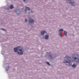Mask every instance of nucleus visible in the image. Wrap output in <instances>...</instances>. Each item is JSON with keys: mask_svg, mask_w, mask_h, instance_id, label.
<instances>
[{"mask_svg": "<svg viewBox=\"0 0 79 79\" xmlns=\"http://www.w3.org/2000/svg\"><path fill=\"white\" fill-rule=\"evenodd\" d=\"M65 59H66V60H64V63H68L67 65L70 66L72 65V63H71L72 61L71 60V58L69 56H66L65 58Z\"/></svg>", "mask_w": 79, "mask_h": 79, "instance_id": "obj_1", "label": "nucleus"}, {"mask_svg": "<svg viewBox=\"0 0 79 79\" xmlns=\"http://www.w3.org/2000/svg\"><path fill=\"white\" fill-rule=\"evenodd\" d=\"M22 48L21 47H18L17 48H14V51L15 52H18V54L20 55H22L23 53V52L22 51V50L21 49Z\"/></svg>", "mask_w": 79, "mask_h": 79, "instance_id": "obj_2", "label": "nucleus"}, {"mask_svg": "<svg viewBox=\"0 0 79 79\" xmlns=\"http://www.w3.org/2000/svg\"><path fill=\"white\" fill-rule=\"evenodd\" d=\"M73 56H76L75 57H72V58H73V59L74 61L79 63V57H78V56L77 54H73Z\"/></svg>", "mask_w": 79, "mask_h": 79, "instance_id": "obj_3", "label": "nucleus"}, {"mask_svg": "<svg viewBox=\"0 0 79 79\" xmlns=\"http://www.w3.org/2000/svg\"><path fill=\"white\" fill-rule=\"evenodd\" d=\"M26 9L25 11V13L29 14V13H32L33 11H31V10L29 8L27 7H25Z\"/></svg>", "mask_w": 79, "mask_h": 79, "instance_id": "obj_4", "label": "nucleus"}, {"mask_svg": "<svg viewBox=\"0 0 79 79\" xmlns=\"http://www.w3.org/2000/svg\"><path fill=\"white\" fill-rule=\"evenodd\" d=\"M68 3H71V4L72 5V6H75V4L73 2H72V0H70L69 1H68Z\"/></svg>", "mask_w": 79, "mask_h": 79, "instance_id": "obj_5", "label": "nucleus"}, {"mask_svg": "<svg viewBox=\"0 0 79 79\" xmlns=\"http://www.w3.org/2000/svg\"><path fill=\"white\" fill-rule=\"evenodd\" d=\"M29 23L32 24V23H33L34 22V21L32 19H31L29 20Z\"/></svg>", "mask_w": 79, "mask_h": 79, "instance_id": "obj_6", "label": "nucleus"}, {"mask_svg": "<svg viewBox=\"0 0 79 79\" xmlns=\"http://www.w3.org/2000/svg\"><path fill=\"white\" fill-rule=\"evenodd\" d=\"M77 66V64H74L72 65V67L73 68H76V66Z\"/></svg>", "mask_w": 79, "mask_h": 79, "instance_id": "obj_7", "label": "nucleus"}, {"mask_svg": "<svg viewBox=\"0 0 79 79\" xmlns=\"http://www.w3.org/2000/svg\"><path fill=\"white\" fill-rule=\"evenodd\" d=\"M46 33V31H42L41 32V34L42 35H43L44 34H45Z\"/></svg>", "mask_w": 79, "mask_h": 79, "instance_id": "obj_8", "label": "nucleus"}, {"mask_svg": "<svg viewBox=\"0 0 79 79\" xmlns=\"http://www.w3.org/2000/svg\"><path fill=\"white\" fill-rule=\"evenodd\" d=\"M49 38V36H48V35H46V36H45V39L46 40H47Z\"/></svg>", "mask_w": 79, "mask_h": 79, "instance_id": "obj_9", "label": "nucleus"}, {"mask_svg": "<svg viewBox=\"0 0 79 79\" xmlns=\"http://www.w3.org/2000/svg\"><path fill=\"white\" fill-rule=\"evenodd\" d=\"M51 54V53L50 52V53H49V56H50V57L51 58H52V57L53 56V55H50V54Z\"/></svg>", "mask_w": 79, "mask_h": 79, "instance_id": "obj_10", "label": "nucleus"}, {"mask_svg": "<svg viewBox=\"0 0 79 79\" xmlns=\"http://www.w3.org/2000/svg\"><path fill=\"white\" fill-rule=\"evenodd\" d=\"M14 8V7L12 5H11V6H10V8L12 9L13 8Z\"/></svg>", "mask_w": 79, "mask_h": 79, "instance_id": "obj_11", "label": "nucleus"}, {"mask_svg": "<svg viewBox=\"0 0 79 79\" xmlns=\"http://www.w3.org/2000/svg\"><path fill=\"white\" fill-rule=\"evenodd\" d=\"M59 35H60V36L61 37H62V32H60V33Z\"/></svg>", "mask_w": 79, "mask_h": 79, "instance_id": "obj_12", "label": "nucleus"}, {"mask_svg": "<svg viewBox=\"0 0 79 79\" xmlns=\"http://www.w3.org/2000/svg\"><path fill=\"white\" fill-rule=\"evenodd\" d=\"M59 32H63V29H61L59 30Z\"/></svg>", "mask_w": 79, "mask_h": 79, "instance_id": "obj_13", "label": "nucleus"}, {"mask_svg": "<svg viewBox=\"0 0 79 79\" xmlns=\"http://www.w3.org/2000/svg\"><path fill=\"white\" fill-rule=\"evenodd\" d=\"M64 32L65 36H66L67 35V32L65 31H64Z\"/></svg>", "mask_w": 79, "mask_h": 79, "instance_id": "obj_14", "label": "nucleus"}, {"mask_svg": "<svg viewBox=\"0 0 79 79\" xmlns=\"http://www.w3.org/2000/svg\"><path fill=\"white\" fill-rule=\"evenodd\" d=\"M46 64H48L49 65H50V64H49V62H47L46 63Z\"/></svg>", "mask_w": 79, "mask_h": 79, "instance_id": "obj_15", "label": "nucleus"}, {"mask_svg": "<svg viewBox=\"0 0 79 79\" xmlns=\"http://www.w3.org/2000/svg\"><path fill=\"white\" fill-rule=\"evenodd\" d=\"M24 2H26V0H23Z\"/></svg>", "mask_w": 79, "mask_h": 79, "instance_id": "obj_16", "label": "nucleus"}, {"mask_svg": "<svg viewBox=\"0 0 79 79\" xmlns=\"http://www.w3.org/2000/svg\"><path fill=\"white\" fill-rule=\"evenodd\" d=\"M25 22H27V19H25Z\"/></svg>", "mask_w": 79, "mask_h": 79, "instance_id": "obj_17", "label": "nucleus"}, {"mask_svg": "<svg viewBox=\"0 0 79 79\" xmlns=\"http://www.w3.org/2000/svg\"><path fill=\"white\" fill-rule=\"evenodd\" d=\"M18 10H15V13H16V12H17L16 11H18Z\"/></svg>", "mask_w": 79, "mask_h": 79, "instance_id": "obj_18", "label": "nucleus"}, {"mask_svg": "<svg viewBox=\"0 0 79 79\" xmlns=\"http://www.w3.org/2000/svg\"><path fill=\"white\" fill-rule=\"evenodd\" d=\"M2 30L3 31H5V30L4 29H2Z\"/></svg>", "mask_w": 79, "mask_h": 79, "instance_id": "obj_19", "label": "nucleus"}]
</instances>
